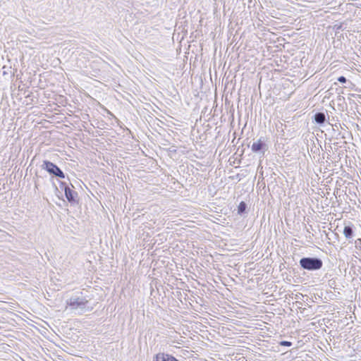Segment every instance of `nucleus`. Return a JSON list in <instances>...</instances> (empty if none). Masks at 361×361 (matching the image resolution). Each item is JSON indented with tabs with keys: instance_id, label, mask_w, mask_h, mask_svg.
Returning <instances> with one entry per match:
<instances>
[{
	"instance_id": "nucleus-1",
	"label": "nucleus",
	"mask_w": 361,
	"mask_h": 361,
	"mask_svg": "<svg viewBox=\"0 0 361 361\" xmlns=\"http://www.w3.org/2000/svg\"><path fill=\"white\" fill-rule=\"evenodd\" d=\"M67 305L71 307L72 310H78L80 314L92 310V307L89 306V301L85 298L71 297L67 300Z\"/></svg>"
},
{
	"instance_id": "nucleus-2",
	"label": "nucleus",
	"mask_w": 361,
	"mask_h": 361,
	"mask_svg": "<svg viewBox=\"0 0 361 361\" xmlns=\"http://www.w3.org/2000/svg\"><path fill=\"white\" fill-rule=\"evenodd\" d=\"M299 264L301 268L310 271L319 270L323 266V262L320 258L311 257L301 258Z\"/></svg>"
},
{
	"instance_id": "nucleus-3",
	"label": "nucleus",
	"mask_w": 361,
	"mask_h": 361,
	"mask_svg": "<svg viewBox=\"0 0 361 361\" xmlns=\"http://www.w3.org/2000/svg\"><path fill=\"white\" fill-rule=\"evenodd\" d=\"M42 169L47 171L49 174L53 175L56 177L60 178H64L65 174L61 170V169L56 166L55 164L48 161L44 160L42 164Z\"/></svg>"
},
{
	"instance_id": "nucleus-4",
	"label": "nucleus",
	"mask_w": 361,
	"mask_h": 361,
	"mask_svg": "<svg viewBox=\"0 0 361 361\" xmlns=\"http://www.w3.org/2000/svg\"><path fill=\"white\" fill-rule=\"evenodd\" d=\"M60 188L61 190H64L65 196L71 204L75 202V199L78 197L77 192L72 190L68 185H66V183L61 181Z\"/></svg>"
},
{
	"instance_id": "nucleus-5",
	"label": "nucleus",
	"mask_w": 361,
	"mask_h": 361,
	"mask_svg": "<svg viewBox=\"0 0 361 361\" xmlns=\"http://www.w3.org/2000/svg\"><path fill=\"white\" fill-rule=\"evenodd\" d=\"M251 150L254 153L264 156L265 152L268 150V145L262 138H259L252 143Z\"/></svg>"
},
{
	"instance_id": "nucleus-6",
	"label": "nucleus",
	"mask_w": 361,
	"mask_h": 361,
	"mask_svg": "<svg viewBox=\"0 0 361 361\" xmlns=\"http://www.w3.org/2000/svg\"><path fill=\"white\" fill-rule=\"evenodd\" d=\"M153 361H179L174 356L164 353H159L153 357Z\"/></svg>"
},
{
	"instance_id": "nucleus-7",
	"label": "nucleus",
	"mask_w": 361,
	"mask_h": 361,
	"mask_svg": "<svg viewBox=\"0 0 361 361\" xmlns=\"http://www.w3.org/2000/svg\"><path fill=\"white\" fill-rule=\"evenodd\" d=\"M314 121L319 125H322L326 121V115L323 112H317L314 115Z\"/></svg>"
},
{
	"instance_id": "nucleus-8",
	"label": "nucleus",
	"mask_w": 361,
	"mask_h": 361,
	"mask_svg": "<svg viewBox=\"0 0 361 361\" xmlns=\"http://www.w3.org/2000/svg\"><path fill=\"white\" fill-rule=\"evenodd\" d=\"M343 234L347 239H351L354 235L353 226H345L343 229Z\"/></svg>"
},
{
	"instance_id": "nucleus-9",
	"label": "nucleus",
	"mask_w": 361,
	"mask_h": 361,
	"mask_svg": "<svg viewBox=\"0 0 361 361\" xmlns=\"http://www.w3.org/2000/svg\"><path fill=\"white\" fill-rule=\"evenodd\" d=\"M247 208V204L245 202H240L238 207V213L239 214H243Z\"/></svg>"
},
{
	"instance_id": "nucleus-10",
	"label": "nucleus",
	"mask_w": 361,
	"mask_h": 361,
	"mask_svg": "<svg viewBox=\"0 0 361 361\" xmlns=\"http://www.w3.org/2000/svg\"><path fill=\"white\" fill-rule=\"evenodd\" d=\"M0 71L4 75H7L11 73V67H7L6 66H4L0 70Z\"/></svg>"
},
{
	"instance_id": "nucleus-11",
	"label": "nucleus",
	"mask_w": 361,
	"mask_h": 361,
	"mask_svg": "<svg viewBox=\"0 0 361 361\" xmlns=\"http://www.w3.org/2000/svg\"><path fill=\"white\" fill-rule=\"evenodd\" d=\"M279 345L281 346L290 347L292 345V343L290 341H282L279 342Z\"/></svg>"
},
{
	"instance_id": "nucleus-12",
	"label": "nucleus",
	"mask_w": 361,
	"mask_h": 361,
	"mask_svg": "<svg viewBox=\"0 0 361 361\" xmlns=\"http://www.w3.org/2000/svg\"><path fill=\"white\" fill-rule=\"evenodd\" d=\"M346 78L344 76H340L338 78V81L341 83H345L346 82Z\"/></svg>"
}]
</instances>
